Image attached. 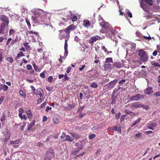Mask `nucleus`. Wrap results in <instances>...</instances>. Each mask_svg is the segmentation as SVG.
<instances>
[{"label": "nucleus", "instance_id": "obj_26", "mask_svg": "<svg viewBox=\"0 0 160 160\" xmlns=\"http://www.w3.org/2000/svg\"><path fill=\"white\" fill-rule=\"evenodd\" d=\"M20 140L19 139L17 140L16 141H11L10 142V144H16L19 143Z\"/></svg>", "mask_w": 160, "mask_h": 160}, {"label": "nucleus", "instance_id": "obj_60", "mask_svg": "<svg viewBox=\"0 0 160 160\" xmlns=\"http://www.w3.org/2000/svg\"><path fill=\"white\" fill-rule=\"evenodd\" d=\"M12 40V38H9L8 39V40L6 42V45H8V44L10 43V42Z\"/></svg>", "mask_w": 160, "mask_h": 160}, {"label": "nucleus", "instance_id": "obj_40", "mask_svg": "<svg viewBox=\"0 0 160 160\" xmlns=\"http://www.w3.org/2000/svg\"><path fill=\"white\" fill-rule=\"evenodd\" d=\"M83 145L82 144H80L79 145V147L77 148V149L76 150V152H78L80 151L82 148H83Z\"/></svg>", "mask_w": 160, "mask_h": 160}, {"label": "nucleus", "instance_id": "obj_59", "mask_svg": "<svg viewBox=\"0 0 160 160\" xmlns=\"http://www.w3.org/2000/svg\"><path fill=\"white\" fill-rule=\"evenodd\" d=\"M159 6L156 5V6H154L153 7V8L154 10L156 9V10H155L154 11L155 12H156L158 9H159Z\"/></svg>", "mask_w": 160, "mask_h": 160}, {"label": "nucleus", "instance_id": "obj_18", "mask_svg": "<svg viewBox=\"0 0 160 160\" xmlns=\"http://www.w3.org/2000/svg\"><path fill=\"white\" fill-rule=\"evenodd\" d=\"M68 40L65 39V44L64 46V49L65 50V53L66 54V55L68 54V43L67 42Z\"/></svg>", "mask_w": 160, "mask_h": 160}, {"label": "nucleus", "instance_id": "obj_58", "mask_svg": "<svg viewBox=\"0 0 160 160\" xmlns=\"http://www.w3.org/2000/svg\"><path fill=\"white\" fill-rule=\"evenodd\" d=\"M4 98V96H2L0 98V104H1Z\"/></svg>", "mask_w": 160, "mask_h": 160}, {"label": "nucleus", "instance_id": "obj_2", "mask_svg": "<svg viewBox=\"0 0 160 160\" xmlns=\"http://www.w3.org/2000/svg\"><path fill=\"white\" fill-rule=\"evenodd\" d=\"M100 25L104 29H105V31L107 34L111 36L112 35H114L116 33V31L113 30V27L108 23H102L100 22Z\"/></svg>", "mask_w": 160, "mask_h": 160}, {"label": "nucleus", "instance_id": "obj_55", "mask_svg": "<svg viewBox=\"0 0 160 160\" xmlns=\"http://www.w3.org/2000/svg\"><path fill=\"white\" fill-rule=\"evenodd\" d=\"M17 40L16 39H15L14 40H12L11 42V44L12 45H13L17 42Z\"/></svg>", "mask_w": 160, "mask_h": 160}, {"label": "nucleus", "instance_id": "obj_30", "mask_svg": "<svg viewBox=\"0 0 160 160\" xmlns=\"http://www.w3.org/2000/svg\"><path fill=\"white\" fill-rule=\"evenodd\" d=\"M98 85L95 82H93L90 85V87L93 88H96L98 87Z\"/></svg>", "mask_w": 160, "mask_h": 160}, {"label": "nucleus", "instance_id": "obj_48", "mask_svg": "<svg viewBox=\"0 0 160 160\" xmlns=\"http://www.w3.org/2000/svg\"><path fill=\"white\" fill-rule=\"evenodd\" d=\"M127 14H128V17L130 18H132V14L131 12L129 10H128L127 11Z\"/></svg>", "mask_w": 160, "mask_h": 160}, {"label": "nucleus", "instance_id": "obj_16", "mask_svg": "<svg viewBox=\"0 0 160 160\" xmlns=\"http://www.w3.org/2000/svg\"><path fill=\"white\" fill-rule=\"evenodd\" d=\"M113 68H120L122 67V64L120 62H115L112 65Z\"/></svg>", "mask_w": 160, "mask_h": 160}, {"label": "nucleus", "instance_id": "obj_53", "mask_svg": "<svg viewBox=\"0 0 160 160\" xmlns=\"http://www.w3.org/2000/svg\"><path fill=\"white\" fill-rule=\"evenodd\" d=\"M121 113L120 112H119L118 113H117L116 115L115 116V118L117 119H118L121 115Z\"/></svg>", "mask_w": 160, "mask_h": 160}, {"label": "nucleus", "instance_id": "obj_56", "mask_svg": "<svg viewBox=\"0 0 160 160\" xmlns=\"http://www.w3.org/2000/svg\"><path fill=\"white\" fill-rule=\"evenodd\" d=\"M32 19L33 21H37L38 19L35 16H32Z\"/></svg>", "mask_w": 160, "mask_h": 160}, {"label": "nucleus", "instance_id": "obj_10", "mask_svg": "<svg viewBox=\"0 0 160 160\" xmlns=\"http://www.w3.org/2000/svg\"><path fill=\"white\" fill-rule=\"evenodd\" d=\"M117 82V80L115 79L110 82L107 84L106 86L109 88L111 89L114 87Z\"/></svg>", "mask_w": 160, "mask_h": 160}, {"label": "nucleus", "instance_id": "obj_15", "mask_svg": "<svg viewBox=\"0 0 160 160\" xmlns=\"http://www.w3.org/2000/svg\"><path fill=\"white\" fill-rule=\"evenodd\" d=\"M75 25L74 24H71L66 28L65 29L67 31L69 32L70 35V31L75 29Z\"/></svg>", "mask_w": 160, "mask_h": 160}, {"label": "nucleus", "instance_id": "obj_20", "mask_svg": "<svg viewBox=\"0 0 160 160\" xmlns=\"http://www.w3.org/2000/svg\"><path fill=\"white\" fill-rule=\"evenodd\" d=\"M157 124L156 123H152L150 124L149 126L148 127V128L149 129L153 130V127H155L157 126Z\"/></svg>", "mask_w": 160, "mask_h": 160}, {"label": "nucleus", "instance_id": "obj_35", "mask_svg": "<svg viewBox=\"0 0 160 160\" xmlns=\"http://www.w3.org/2000/svg\"><path fill=\"white\" fill-rule=\"evenodd\" d=\"M25 20H26V22L27 23V25H28V29H30L31 28V24H30V22L28 18H26V19Z\"/></svg>", "mask_w": 160, "mask_h": 160}, {"label": "nucleus", "instance_id": "obj_33", "mask_svg": "<svg viewBox=\"0 0 160 160\" xmlns=\"http://www.w3.org/2000/svg\"><path fill=\"white\" fill-rule=\"evenodd\" d=\"M28 32L29 34H34L37 36L38 34V32H36L35 31H33V30H30V31H28Z\"/></svg>", "mask_w": 160, "mask_h": 160}, {"label": "nucleus", "instance_id": "obj_22", "mask_svg": "<svg viewBox=\"0 0 160 160\" xmlns=\"http://www.w3.org/2000/svg\"><path fill=\"white\" fill-rule=\"evenodd\" d=\"M70 18L73 22L76 21L77 20V16L73 14H71L70 16Z\"/></svg>", "mask_w": 160, "mask_h": 160}, {"label": "nucleus", "instance_id": "obj_27", "mask_svg": "<svg viewBox=\"0 0 160 160\" xmlns=\"http://www.w3.org/2000/svg\"><path fill=\"white\" fill-rule=\"evenodd\" d=\"M29 43L28 42H25L23 43L24 46L26 48L27 50L31 49L30 46L28 45Z\"/></svg>", "mask_w": 160, "mask_h": 160}, {"label": "nucleus", "instance_id": "obj_43", "mask_svg": "<svg viewBox=\"0 0 160 160\" xmlns=\"http://www.w3.org/2000/svg\"><path fill=\"white\" fill-rule=\"evenodd\" d=\"M24 54L22 52H20L18 54L17 57L19 58L21 56H24Z\"/></svg>", "mask_w": 160, "mask_h": 160}, {"label": "nucleus", "instance_id": "obj_37", "mask_svg": "<svg viewBox=\"0 0 160 160\" xmlns=\"http://www.w3.org/2000/svg\"><path fill=\"white\" fill-rule=\"evenodd\" d=\"M96 136V135L94 134H90L89 135L88 138L89 139H92L95 138Z\"/></svg>", "mask_w": 160, "mask_h": 160}, {"label": "nucleus", "instance_id": "obj_31", "mask_svg": "<svg viewBox=\"0 0 160 160\" xmlns=\"http://www.w3.org/2000/svg\"><path fill=\"white\" fill-rule=\"evenodd\" d=\"M117 96H115V97H114V96L113 97V95H112V96L111 98L112 99V101L111 103L112 104H114L115 103L117 99Z\"/></svg>", "mask_w": 160, "mask_h": 160}, {"label": "nucleus", "instance_id": "obj_7", "mask_svg": "<svg viewBox=\"0 0 160 160\" xmlns=\"http://www.w3.org/2000/svg\"><path fill=\"white\" fill-rule=\"evenodd\" d=\"M128 105L130 106V107L133 109L142 107V105L140 104L139 102H132L130 104H128Z\"/></svg>", "mask_w": 160, "mask_h": 160}, {"label": "nucleus", "instance_id": "obj_5", "mask_svg": "<svg viewBox=\"0 0 160 160\" xmlns=\"http://www.w3.org/2000/svg\"><path fill=\"white\" fill-rule=\"evenodd\" d=\"M144 96L142 94H137L136 95L132 96L130 98L131 101H138L144 98Z\"/></svg>", "mask_w": 160, "mask_h": 160}, {"label": "nucleus", "instance_id": "obj_4", "mask_svg": "<svg viewBox=\"0 0 160 160\" xmlns=\"http://www.w3.org/2000/svg\"><path fill=\"white\" fill-rule=\"evenodd\" d=\"M59 37L61 40L67 38H68L69 37V32L67 31L65 29L60 30L59 31Z\"/></svg>", "mask_w": 160, "mask_h": 160}, {"label": "nucleus", "instance_id": "obj_46", "mask_svg": "<svg viewBox=\"0 0 160 160\" xmlns=\"http://www.w3.org/2000/svg\"><path fill=\"white\" fill-rule=\"evenodd\" d=\"M90 91L89 90H87L85 93V95L86 97H89L90 96Z\"/></svg>", "mask_w": 160, "mask_h": 160}, {"label": "nucleus", "instance_id": "obj_21", "mask_svg": "<svg viewBox=\"0 0 160 160\" xmlns=\"http://www.w3.org/2000/svg\"><path fill=\"white\" fill-rule=\"evenodd\" d=\"M104 68L106 70L111 69L112 67V65L110 63L105 64L104 65Z\"/></svg>", "mask_w": 160, "mask_h": 160}, {"label": "nucleus", "instance_id": "obj_19", "mask_svg": "<svg viewBox=\"0 0 160 160\" xmlns=\"http://www.w3.org/2000/svg\"><path fill=\"white\" fill-rule=\"evenodd\" d=\"M70 134L72 137H74L75 139L79 138L80 137V135L75 132H72Z\"/></svg>", "mask_w": 160, "mask_h": 160}, {"label": "nucleus", "instance_id": "obj_52", "mask_svg": "<svg viewBox=\"0 0 160 160\" xmlns=\"http://www.w3.org/2000/svg\"><path fill=\"white\" fill-rule=\"evenodd\" d=\"M142 133H138L135 134V136L138 138H140L142 136Z\"/></svg>", "mask_w": 160, "mask_h": 160}, {"label": "nucleus", "instance_id": "obj_9", "mask_svg": "<svg viewBox=\"0 0 160 160\" xmlns=\"http://www.w3.org/2000/svg\"><path fill=\"white\" fill-rule=\"evenodd\" d=\"M153 88L148 86L146 89L144 91V93L147 95H150L153 92Z\"/></svg>", "mask_w": 160, "mask_h": 160}, {"label": "nucleus", "instance_id": "obj_34", "mask_svg": "<svg viewBox=\"0 0 160 160\" xmlns=\"http://www.w3.org/2000/svg\"><path fill=\"white\" fill-rule=\"evenodd\" d=\"M66 140L68 141L72 142L73 139H72L71 137L68 135H67L66 136Z\"/></svg>", "mask_w": 160, "mask_h": 160}, {"label": "nucleus", "instance_id": "obj_63", "mask_svg": "<svg viewBox=\"0 0 160 160\" xmlns=\"http://www.w3.org/2000/svg\"><path fill=\"white\" fill-rule=\"evenodd\" d=\"M158 51L157 50H155L153 52H152V55L154 56H156L158 54Z\"/></svg>", "mask_w": 160, "mask_h": 160}, {"label": "nucleus", "instance_id": "obj_32", "mask_svg": "<svg viewBox=\"0 0 160 160\" xmlns=\"http://www.w3.org/2000/svg\"><path fill=\"white\" fill-rule=\"evenodd\" d=\"M6 60L12 63L14 61L13 58L11 57H8L6 58Z\"/></svg>", "mask_w": 160, "mask_h": 160}, {"label": "nucleus", "instance_id": "obj_41", "mask_svg": "<svg viewBox=\"0 0 160 160\" xmlns=\"http://www.w3.org/2000/svg\"><path fill=\"white\" fill-rule=\"evenodd\" d=\"M8 88V87L7 85H3L2 89L4 92H6Z\"/></svg>", "mask_w": 160, "mask_h": 160}, {"label": "nucleus", "instance_id": "obj_8", "mask_svg": "<svg viewBox=\"0 0 160 160\" xmlns=\"http://www.w3.org/2000/svg\"><path fill=\"white\" fill-rule=\"evenodd\" d=\"M8 25L5 24V22H2L1 23L0 27V34H6L7 33V31L5 29V27L8 26Z\"/></svg>", "mask_w": 160, "mask_h": 160}, {"label": "nucleus", "instance_id": "obj_64", "mask_svg": "<svg viewBox=\"0 0 160 160\" xmlns=\"http://www.w3.org/2000/svg\"><path fill=\"white\" fill-rule=\"evenodd\" d=\"M37 103L38 104L42 102V98H40L38 99L37 100Z\"/></svg>", "mask_w": 160, "mask_h": 160}, {"label": "nucleus", "instance_id": "obj_6", "mask_svg": "<svg viewBox=\"0 0 160 160\" xmlns=\"http://www.w3.org/2000/svg\"><path fill=\"white\" fill-rule=\"evenodd\" d=\"M54 156V152L52 149L49 148L47 151L46 157L49 160H51L52 158Z\"/></svg>", "mask_w": 160, "mask_h": 160}, {"label": "nucleus", "instance_id": "obj_14", "mask_svg": "<svg viewBox=\"0 0 160 160\" xmlns=\"http://www.w3.org/2000/svg\"><path fill=\"white\" fill-rule=\"evenodd\" d=\"M35 95H39L41 98H42L43 96V92L41 88H39L36 89V94H34Z\"/></svg>", "mask_w": 160, "mask_h": 160}, {"label": "nucleus", "instance_id": "obj_62", "mask_svg": "<svg viewBox=\"0 0 160 160\" xmlns=\"http://www.w3.org/2000/svg\"><path fill=\"white\" fill-rule=\"evenodd\" d=\"M101 48L102 50H103L105 52H107L108 50L105 46H102V47Z\"/></svg>", "mask_w": 160, "mask_h": 160}, {"label": "nucleus", "instance_id": "obj_42", "mask_svg": "<svg viewBox=\"0 0 160 160\" xmlns=\"http://www.w3.org/2000/svg\"><path fill=\"white\" fill-rule=\"evenodd\" d=\"M143 38L146 39V40H148V41H149L150 40H151V37L150 36V35H148V36L147 37V36H143Z\"/></svg>", "mask_w": 160, "mask_h": 160}, {"label": "nucleus", "instance_id": "obj_23", "mask_svg": "<svg viewBox=\"0 0 160 160\" xmlns=\"http://www.w3.org/2000/svg\"><path fill=\"white\" fill-rule=\"evenodd\" d=\"M35 120H33L32 122H31L29 126H28V130H30L32 128L34 125L35 123Z\"/></svg>", "mask_w": 160, "mask_h": 160}, {"label": "nucleus", "instance_id": "obj_51", "mask_svg": "<svg viewBox=\"0 0 160 160\" xmlns=\"http://www.w3.org/2000/svg\"><path fill=\"white\" fill-rule=\"evenodd\" d=\"M52 120L53 122L56 124L58 123L59 122V120L57 118H53Z\"/></svg>", "mask_w": 160, "mask_h": 160}, {"label": "nucleus", "instance_id": "obj_29", "mask_svg": "<svg viewBox=\"0 0 160 160\" xmlns=\"http://www.w3.org/2000/svg\"><path fill=\"white\" fill-rule=\"evenodd\" d=\"M151 64L152 66L155 67H158L160 68V64L158 62H156L154 61H152L151 62Z\"/></svg>", "mask_w": 160, "mask_h": 160}, {"label": "nucleus", "instance_id": "obj_13", "mask_svg": "<svg viewBox=\"0 0 160 160\" xmlns=\"http://www.w3.org/2000/svg\"><path fill=\"white\" fill-rule=\"evenodd\" d=\"M0 19L2 21L5 22V24L8 25L9 23V20L4 15H1L0 16Z\"/></svg>", "mask_w": 160, "mask_h": 160}, {"label": "nucleus", "instance_id": "obj_25", "mask_svg": "<svg viewBox=\"0 0 160 160\" xmlns=\"http://www.w3.org/2000/svg\"><path fill=\"white\" fill-rule=\"evenodd\" d=\"M27 116L28 118H31L32 117V114L30 110H29L27 112Z\"/></svg>", "mask_w": 160, "mask_h": 160}, {"label": "nucleus", "instance_id": "obj_57", "mask_svg": "<svg viewBox=\"0 0 160 160\" xmlns=\"http://www.w3.org/2000/svg\"><path fill=\"white\" fill-rule=\"evenodd\" d=\"M14 33V31L12 29H10V30L9 31V34L10 35H11Z\"/></svg>", "mask_w": 160, "mask_h": 160}, {"label": "nucleus", "instance_id": "obj_12", "mask_svg": "<svg viewBox=\"0 0 160 160\" xmlns=\"http://www.w3.org/2000/svg\"><path fill=\"white\" fill-rule=\"evenodd\" d=\"M101 39V38L98 35L92 37L90 39L89 41L93 43V42H95L97 40Z\"/></svg>", "mask_w": 160, "mask_h": 160}, {"label": "nucleus", "instance_id": "obj_39", "mask_svg": "<svg viewBox=\"0 0 160 160\" xmlns=\"http://www.w3.org/2000/svg\"><path fill=\"white\" fill-rule=\"evenodd\" d=\"M20 94L21 96L23 97L24 98H25L26 97V95L25 93L23 91L21 90L20 91Z\"/></svg>", "mask_w": 160, "mask_h": 160}, {"label": "nucleus", "instance_id": "obj_50", "mask_svg": "<svg viewBox=\"0 0 160 160\" xmlns=\"http://www.w3.org/2000/svg\"><path fill=\"white\" fill-rule=\"evenodd\" d=\"M27 69L28 70H31L32 68V66L30 64H28L26 66Z\"/></svg>", "mask_w": 160, "mask_h": 160}, {"label": "nucleus", "instance_id": "obj_11", "mask_svg": "<svg viewBox=\"0 0 160 160\" xmlns=\"http://www.w3.org/2000/svg\"><path fill=\"white\" fill-rule=\"evenodd\" d=\"M10 136V133L8 131L5 132L4 135L3 139L4 142H7L9 141Z\"/></svg>", "mask_w": 160, "mask_h": 160}, {"label": "nucleus", "instance_id": "obj_28", "mask_svg": "<svg viewBox=\"0 0 160 160\" xmlns=\"http://www.w3.org/2000/svg\"><path fill=\"white\" fill-rule=\"evenodd\" d=\"M105 62L106 63L109 62L113 63V61L112 58H108L106 59Z\"/></svg>", "mask_w": 160, "mask_h": 160}, {"label": "nucleus", "instance_id": "obj_45", "mask_svg": "<svg viewBox=\"0 0 160 160\" xmlns=\"http://www.w3.org/2000/svg\"><path fill=\"white\" fill-rule=\"evenodd\" d=\"M154 96L156 97L160 96V91L156 92L154 94Z\"/></svg>", "mask_w": 160, "mask_h": 160}, {"label": "nucleus", "instance_id": "obj_17", "mask_svg": "<svg viewBox=\"0 0 160 160\" xmlns=\"http://www.w3.org/2000/svg\"><path fill=\"white\" fill-rule=\"evenodd\" d=\"M90 25V21L88 20H84L83 21V25L85 27H88Z\"/></svg>", "mask_w": 160, "mask_h": 160}, {"label": "nucleus", "instance_id": "obj_24", "mask_svg": "<svg viewBox=\"0 0 160 160\" xmlns=\"http://www.w3.org/2000/svg\"><path fill=\"white\" fill-rule=\"evenodd\" d=\"M48 31L50 33H52V32H54L55 30V29L53 28L52 26H49L48 27Z\"/></svg>", "mask_w": 160, "mask_h": 160}, {"label": "nucleus", "instance_id": "obj_36", "mask_svg": "<svg viewBox=\"0 0 160 160\" xmlns=\"http://www.w3.org/2000/svg\"><path fill=\"white\" fill-rule=\"evenodd\" d=\"M98 20L99 22V23L100 22H102V23H106L103 19V18L101 17V16H99L98 18Z\"/></svg>", "mask_w": 160, "mask_h": 160}, {"label": "nucleus", "instance_id": "obj_38", "mask_svg": "<svg viewBox=\"0 0 160 160\" xmlns=\"http://www.w3.org/2000/svg\"><path fill=\"white\" fill-rule=\"evenodd\" d=\"M6 119V116L4 113H3L0 119V121L3 122L5 121Z\"/></svg>", "mask_w": 160, "mask_h": 160}, {"label": "nucleus", "instance_id": "obj_49", "mask_svg": "<svg viewBox=\"0 0 160 160\" xmlns=\"http://www.w3.org/2000/svg\"><path fill=\"white\" fill-rule=\"evenodd\" d=\"M34 68L36 72H39V68L35 64L33 65Z\"/></svg>", "mask_w": 160, "mask_h": 160}, {"label": "nucleus", "instance_id": "obj_3", "mask_svg": "<svg viewBox=\"0 0 160 160\" xmlns=\"http://www.w3.org/2000/svg\"><path fill=\"white\" fill-rule=\"evenodd\" d=\"M140 56L139 59L143 62L147 61L148 59V56L146 52L142 49L140 50L138 52Z\"/></svg>", "mask_w": 160, "mask_h": 160}, {"label": "nucleus", "instance_id": "obj_47", "mask_svg": "<svg viewBox=\"0 0 160 160\" xmlns=\"http://www.w3.org/2000/svg\"><path fill=\"white\" fill-rule=\"evenodd\" d=\"M140 120H141V119H139V118L137 120L135 121V122L133 123V124H132V126H134L136 125V124H137L138 122H139Z\"/></svg>", "mask_w": 160, "mask_h": 160}, {"label": "nucleus", "instance_id": "obj_44", "mask_svg": "<svg viewBox=\"0 0 160 160\" xmlns=\"http://www.w3.org/2000/svg\"><path fill=\"white\" fill-rule=\"evenodd\" d=\"M31 88L32 89V90L33 91L34 94H36V90L35 89L34 87L32 86H31Z\"/></svg>", "mask_w": 160, "mask_h": 160}, {"label": "nucleus", "instance_id": "obj_61", "mask_svg": "<svg viewBox=\"0 0 160 160\" xmlns=\"http://www.w3.org/2000/svg\"><path fill=\"white\" fill-rule=\"evenodd\" d=\"M126 80L125 79H122V80L120 81H119L118 83L119 84H122V83L125 82H126Z\"/></svg>", "mask_w": 160, "mask_h": 160}, {"label": "nucleus", "instance_id": "obj_1", "mask_svg": "<svg viewBox=\"0 0 160 160\" xmlns=\"http://www.w3.org/2000/svg\"><path fill=\"white\" fill-rule=\"evenodd\" d=\"M139 2L141 7L148 14H144L143 17L146 18V19L155 18V15H153L152 13L149 12L150 7L145 3L146 2L151 6L152 4V0H140Z\"/></svg>", "mask_w": 160, "mask_h": 160}, {"label": "nucleus", "instance_id": "obj_54", "mask_svg": "<svg viewBox=\"0 0 160 160\" xmlns=\"http://www.w3.org/2000/svg\"><path fill=\"white\" fill-rule=\"evenodd\" d=\"M53 79V77L51 76H49L48 78V81L49 82H51Z\"/></svg>", "mask_w": 160, "mask_h": 160}]
</instances>
